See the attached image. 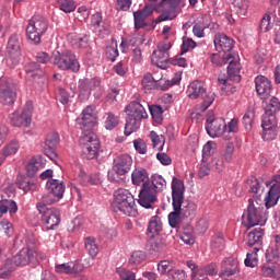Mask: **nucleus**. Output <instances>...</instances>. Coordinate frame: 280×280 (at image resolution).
Listing matches in <instances>:
<instances>
[{
    "label": "nucleus",
    "instance_id": "nucleus-49",
    "mask_svg": "<svg viewBox=\"0 0 280 280\" xmlns=\"http://www.w3.org/2000/svg\"><path fill=\"white\" fill-rule=\"evenodd\" d=\"M161 80L158 81V91H167L171 86H175V84H180V79H172L164 81L163 83V75H160Z\"/></svg>",
    "mask_w": 280,
    "mask_h": 280
},
{
    "label": "nucleus",
    "instance_id": "nucleus-55",
    "mask_svg": "<svg viewBox=\"0 0 280 280\" xmlns=\"http://www.w3.org/2000/svg\"><path fill=\"white\" fill-rule=\"evenodd\" d=\"M174 270V265L170 260H161L158 264V271L160 275H167Z\"/></svg>",
    "mask_w": 280,
    "mask_h": 280
},
{
    "label": "nucleus",
    "instance_id": "nucleus-50",
    "mask_svg": "<svg viewBox=\"0 0 280 280\" xmlns=\"http://www.w3.org/2000/svg\"><path fill=\"white\" fill-rule=\"evenodd\" d=\"M257 253H259V250H256V249H253L252 252L247 253V256L244 261L247 268H255V266L259 264V259L257 258Z\"/></svg>",
    "mask_w": 280,
    "mask_h": 280
},
{
    "label": "nucleus",
    "instance_id": "nucleus-43",
    "mask_svg": "<svg viewBox=\"0 0 280 280\" xmlns=\"http://www.w3.org/2000/svg\"><path fill=\"white\" fill-rule=\"evenodd\" d=\"M149 110L151 113L153 121L155 124H163V107L161 105H149Z\"/></svg>",
    "mask_w": 280,
    "mask_h": 280
},
{
    "label": "nucleus",
    "instance_id": "nucleus-30",
    "mask_svg": "<svg viewBox=\"0 0 280 280\" xmlns=\"http://www.w3.org/2000/svg\"><path fill=\"white\" fill-rule=\"evenodd\" d=\"M167 187V182L162 175L154 174L151 176V184L149 182V189H152L151 196H156V194L163 191Z\"/></svg>",
    "mask_w": 280,
    "mask_h": 280
},
{
    "label": "nucleus",
    "instance_id": "nucleus-41",
    "mask_svg": "<svg viewBox=\"0 0 280 280\" xmlns=\"http://www.w3.org/2000/svg\"><path fill=\"white\" fill-rule=\"evenodd\" d=\"M105 56L110 62H116L119 58V48L117 47V42H112L110 45L105 48Z\"/></svg>",
    "mask_w": 280,
    "mask_h": 280
},
{
    "label": "nucleus",
    "instance_id": "nucleus-29",
    "mask_svg": "<svg viewBox=\"0 0 280 280\" xmlns=\"http://www.w3.org/2000/svg\"><path fill=\"white\" fill-rule=\"evenodd\" d=\"M33 176H19L16 179V185L19 189H22L24 194H27L28 191H36L38 188V185L36 184V180L32 178Z\"/></svg>",
    "mask_w": 280,
    "mask_h": 280
},
{
    "label": "nucleus",
    "instance_id": "nucleus-40",
    "mask_svg": "<svg viewBox=\"0 0 280 280\" xmlns=\"http://www.w3.org/2000/svg\"><path fill=\"white\" fill-rule=\"evenodd\" d=\"M25 71L31 78H43V68L38 62H30L25 66Z\"/></svg>",
    "mask_w": 280,
    "mask_h": 280
},
{
    "label": "nucleus",
    "instance_id": "nucleus-16",
    "mask_svg": "<svg viewBox=\"0 0 280 280\" xmlns=\"http://www.w3.org/2000/svg\"><path fill=\"white\" fill-rule=\"evenodd\" d=\"M59 143H60V136L58 135V132L52 131L46 136L43 150H44V154L48 156L50 161H56V159H58V153H56V148H58Z\"/></svg>",
    "mask_w": 280,
    "mask_h": 280
},
{
    "label": "nucleus",
    "instance_id": "nucleus-47",
    "mask_svg": "<svg viewBox=\"0 0 280 280\" xmlns=\"http://www.w3.org/2000/svg\"><path fill=\"white\" fill-rule=\"evenodd\" d=\"M145 15L143 13H140V11L133 12V23H135V30H143V27H148V23H145Z\"/></svg>",
    "mask_w": 280,
    "mask_h": 280
},
{
    "label": "nucleus",
    "instance_id": "nucleus-42",
    "mask_svg": "<svg viewBox=\"0 0 280 280\" xmlns=\"http://www.w3.org/2000/svg\"><path fill=\"white\" fill-rule=\"evenodd\" d=\"M280 110V101L278 97L272 96L265 107L266 115H277Z\"/></svg>",
    "mask_w": 280,
    "mask_h": 280
},
{
    "label": "nucleus",
    "instance_id": "nucleus-24",
    "mask_svg": "<svg viewBox=\"0 0 280 280\" xmlns=\"http://www.w3.org/2000/svg\"><path fill=\"white\" fill-rule=\"evenodd\" d=\"M256 93L260 97H270L272 93V82L265 75H258L255 78Z\"/></svg>",
    "mask_w": 280,
    "mask_h": 280
},
{
    "label": "nucleus",
    "instance_id": "nucleus-51",
    "mask_svg": "<svg viewBox=\"0 0 280 280\" xmlns=\"http://www.w3.org/2000/svg\"><path fill=\"white\" fill-rule=\"evenodd\" d=\"M238 124H240V120L237 118H233V119H231V121H229L226 124V130L224 132L225 141H229V139H231L229 137V135H231V132H237L240 130Z\"/></svg>",
    "mask_w": 280,
    "mask_h": 280
},
{
    "label": "nucleus",
    "instance_id": "nucleus-58",
    "mask_svg": "<svg viewBox=\"0 0 280 280\" xmlns=\"http://www.w3.org/2000/svg\"><path fill=\"white\" fill-rule=\"evenodd\" d=\"M133 148L139 154H145V152H148V144H145L143 139L133 140Z\"/></svg>",
    "mask_w": 280,
    "mask_h": 280
},
{
    "label": "nucleus",
    "instance_id": "nucleus-62",
    "mask_svg": "<svg viewBox=\"0 0 280 280\" xmlns=\"http://www.w3.org/2000/svg\"><path fill=\"white\" fill-rule=\"evenodd\" d=\"M199 270H201L206 277L207 275H209L210 277H215V275H218V265L211 262L210 265H207Z\"/></svg>",
    "mask_w": 280,
    "mask_h": 280
},
{
    "label": "nucleus",
    "instance_id": "nucleus-17",
    "mask_svg": "<svg viewBox=\"0 0 280 280\" xmlns=\"http://www.w3.org/2000/svg\"><path fill=\"white\" fill-rule=\"evenodd\" d=\"M132 167V158L129 154H120L114 159L113 170L117 176H126Z\"/></svg>",
    "mask_w": 280,
    "mask_h": 280
},
{
    "label": "nucleus",
    "instance_id": "nucleus-5",
    "mask_svg": "<svg viewBox=\"0 0 280 280\" xmlns=\"http://www.w3.org/2000/svg\"><path fill=\"white\" fill-rule=\"evenodd\" d=\"M110 209L114 213L120 211V213H124V215H128L129 218H137L139 214L135 197L129 190L122 188H118L114 192V201L112 202Z\"/></svg>",
    "mask_w": 280,
    "mask_h": 280
},
{
    "label": "nucleus",
    "instance_id": "nucleus-61",
    "mask_svg": "<svg viewBox=\"0 0 280 280\" xmlns=\"http://www.w3.org/2000/svg\"><path fill=\"white\" fill-rule=\"evenodd\" d=\"M145 261V253L141 250L133 252L129 258V264H141Z\"/></svg>",
    "mask_w": 280,
    "mask_h": 280
},
{
    "label": "nucleus",
    "instance_id": "nucleus-45",
    "mask_svg": "<svg viewBox=\"0 0 280 280\" xmlns=\"http://www.w3.org/2000/svg\"><path fill=\"white\" fill-rule=\"evenodd\" d=\"M59 9L66 14H71V12H75V1L73 0H57Z\"/></svg>",
    "mask_w": 280,
    "mask_h": 280
},
{
    "label": "nucleus",
    "instance_id": "nucleus-31",
    "mask_svg": "<svg viewBox=\"0 0 280 280\" xmlns=\"http://www.w3.org/2000/svg\"><path fill=\"white\" fill-rule=\"evenodd\" d=\"M159 80L160 77H153L151 73H147L143 75L141 84L144 91H159Z\"/></svg>",
    "mask_w": 280,
    "mask_h": 280
},
{
    "label": "nucleus",
    "instance_id": "nucleus-26",
    "mask_svg": "<svg viewBox=\"0 0 280 280\" xmlns=\"http://www.w3.org/2000/svg\"><path fill=\"white\" fill-rule=\"evenodd\" d=\"M166 246L167 243L165 242V238L160 234H151L147 243L149 253H161L165 250Z\"/></svg>",
    "mask_w": 280,
    "mask_h": 280
},
{
    "label": "nucleus",
    "instance_id": "nucleus-8",
    "mask_svg": "<svg viewBox=\"0 0 280 280\" xmlns=\"http://www.w3.org/2000/svg\"><path fill=\"white\" fill-rule=\"evenodd\" d=\"M50 62L57 67V69H60V71H72L73 73L80 71V62L78 61L75 54L71 50L54 52Z\"/></svg>",
    "mask_w": 280,
    "mask_h": 280
},
{
    "label": "nucleus",
    "instance_id": "nucleus-7",
    "mask_svg": "<svg viewBox=\"0 0 280 280\" xmlns=\"http://www.w3.org/2000/svg\"><path fill=\"white\" fill-rule=\"evenodd\" d=\"M268 218L264 213V207H261V198H250L248 200L247 212L243 214L242 224L246 229H253V226H264Z\"/></svg>",
    "mask_w": 280,
    "mask_h": 280
},
{
    "label": "nucleus",
    "instance_id": "nucleus-33",
    "mask_svg": "<svg viewBox=\"0 0 280 280\" xmlns=\"http://www.w3.org/2000/svg\"><path fill=\"white\" fill-rule=\"evenodd\" d=\"M43 167H45V159L40 155L34 156L27 165L28 176H35L36 172H38V170H43Z\"/></svg>",
    "mask_w": 280,
    "mask_h": 280
},
{
    "label": "nucleus",
    "instance_id": "nucleus-11",
    "mask_svg": "<svg viewBox=\"0 0 280 280\" xmlns=\"http://www.w3.org/2000/svg\"><path fill=\"white\" fill-rule=\"evenodd\" d=\"M7 65L16 67L21 58V37L13 34L10 36L7 45Z\"/></svg>",
    "mask_w": 280,
    "mask_h": 280
},
{
    "label": "nucleus",
    "instance_id": "nucleus-64",
    "mask_svg": "<svg viewBox=\"0 0 280 280\" xmlns=\"http://www.w3.org/2000/svg\"><path fill=\"white\" fill-rule=\"evenodd\" d=\"M185 279H187V275L183 269H177L170 273V280H185Z\"/></svg>",
    "mask_w": 280,
    "mask_h": 280
},
{
    "label": "nucleus",
    "instance_id": "nucleus-36",
    "mask_svg": "<svg viewBox=\"0 0 280 280\" xmlns=\"http://www.w3.org/2000/svg\"><path fill=\"white\" fill-rule=\"evenodd\" d=\"M161 231H163V222H161V218L159 215L152 217L147 229L148 235H159Z\"/></svg>",
    "mask_w": 280,
    "mask_h": 280
},
{
    "label": "nucleus",
    "instance_id": "nucleus-21",
    "mask_svg": "<svg viewBox=\"0 0 280 280\" xmlns=\"http://www.w3.org/2000/svg\"><path fill=\"white\" fill-rule=\"evenodd\" d=\"M16 102V85L7 82L5 86L0 88V104L12 106Z\"/></svg>",
    "mask_w": 280,
    "mask_h": 280
},
{
    "label": "nucleus",
    "instance_id": "nucleus-38",
    "mask_svg": "<svg viewBox=\"0 0 280 280\" xmlns=\"http://www.w3.org/2000/svg\"><path fill=\"white\" fill-rule=\"evenodd\" d=\"M0 209L2 210V213H10V215H14L16 211H19V206L16 205V201L12 199H2L0 200Z\"/></svg>",
    "mask_w": 280,
    "mask_h": 280
},
{
    "label": "nucleus",
    "instance_id": "nucleus-56",
    "mask_svg": "<svg viewBox=\"0 0 280 280\" xmlns=\"http://www.w3.org/2000/svg\"><path fill=\"white\" fill-rule=\"evenodd\" d=\"M93 260L92 257H88L81 260H74V265L77 267V272L80 275V272H84L86 268H91V261Z\"/></svg>",
    "mask_w": 280,
    "mask_h": 280
},
{
    "label": "nucleus",
    "instance_id": "nucleus-3",
    "mask_svg": "<svg viewBox=\"0 0 280 280\" xmlns=\"http://www.w3.org/2000/svg\"><path fill=\"white\" fill-rule=\"evenodd\" d=\"M131 183L141 187L139 191L138 203L144 209H152V205L156 202V196H152L153 189H150V175L145 168H136L131 173Z\"/></svg>",
    "mask_w": 280,
    "mask_h": 280
},
{
    "label": "nucleus",
    "instance_id": "nucleus-4",
    "mask_svg": "<svg viewBox=\"0 0 280 280\" xmlns=\"http://www.w3.org/2000/svg\"><path fill=\"white\" fill-rule=\"evenodd\" d=\"M172 200L174 211L168 213V224L171 229H178L180 222L185 220L180 212L183 200H185V184L176 177L172 180Z\"/></svg>",
    "mask_w": 280,
    "mask_h": 280
},
{
    "label": "nucleus",
    "instance_id": "nucleus-13",
    "mask_svg": "<svg viewBox=\"0 0 280 280\" xmlns=\"http://www.w3.org/2000/svg\"><path fill=\"white\" fill-rule=\"evenodd\" d=\"M32 102H27L21 114L18 112L10 114L9 119L11 126H14L15 128L24 126V128H27L30 124H32Z\"/></svg>",
    "mask_w": 280,
    "mask_h": 280
},
{
    "label": "nucleus",
    "instance_id": "nucleus-9",
    "mask_svg": "<svg viewBox=\"0 0 280 280\" xmlns=\"http://www.w3.org/2000/svg\"><path fill=\"white\" fill-rule=\"evenodd\" d=\"M49 30V22L40 15L33 16L26 26V37L33 45H40V38Z\"/></svg>",
    "mask_w": 280,
    "mask_h": 280
},
{
    "label": "nucleus",
    "instance_id": "nucleus-48",
    "mask_svg": "<svg viewBox=\"0 0 280 280\" xmlns=\"http://www.w3.org/2000/svg\"><path fill=\"white\" fill-rule=\"evenodd\" d=\"M19 148H21V144H19V141L13 140L10 143H8L3 149H2V154L4 156H14L16 152H19Z\"/></svg>",
    "mask_w": 280,
    "mask_h": 280
},
{
    "label": "nucleus",
    "instance_id": "nucleus-60",
    "mask_svg": "<svg viewBox=\"0 0 280 280\" xmlns=\"http://www.w3.org/2000/svg\"><path fill=\"white\" fill-rule=\"evenodd\" d=\"M213 145L215 143L213 141H208L203 148H202V160L203 161H209V156L213 153Z\"/></svg>",
    "mask_w": 280,
    "mask_h": 280
},
{
    "label": "nucleus",
    "instance_id": "nucleus-53",
    "mask_svg": "<svg viewBox=\"0 0 280 280\" xmlns=\"http://www.w3.org/2000/svg\"><path fill=\"white\" fill-rule=\"evenodd\" d=\"M116 272L119 276L120 280H135V278L137 277V273L135 271L126 268H117Z\"/></svg>",
    "mask_w": 280,
    "mask_h": 280
},
{
    "label": "nucleus",
    "instance_id": "nucleus-63",
    "mask_svg": "<svg viewBox=\"0 0 280 280\" xmlns=\"http://www.w3.org/2000/svg\"><path fill=\"white\" fill-rule=\"evenodd\" d=\"M260 275L262 277H275V265H269V264L261 265Z\"/></svg>",
    "mask_w": 280,
    "mask_h": 280
},
{
    "label": "nucleus",
    "instance_id": "nucleus-1",
    "mask_svg": "<svg viewBox=\"0 0 280 280\" xmlns=\"http://www.w3.org/2000/svg\"><path fill=\"white\" fill-rule=\"evenodd\" d=\"M95 124H97V117H95V113H93V107L86 106L81 117L77 118V128L83 130L79 143L81 145L82 155L84 159H88V161L95 159L100 150V139H97V135L91 130L95 128Z\"/></svg>",
    "mask_w": 280,
    "mask_h": 280
},
{
    "label": "nucleus",
    "instance_id": "nucleus-15",
    "mask_svg": "<svg viewBox=\"0 0 280 280\" xmlns=\"http://www.w3.org/2000/svg\"><path fill=\"white\" fill-rule=\"evenodd\" d=\"M102 80L97 78L93 79H80L79 80V100L80 102H86L91 97V91L100 88Z\"/></svg>",
    "mask_w": 280,
    "mask_h": 280
},
{
    "label": "nucleus",
    "instance_id": "nucleus-18",
    "mask_svg": "<svg viewBox=\"0 0 280 280\" xmlns=\"http://www.w3.org/2000/svg\"><path fill=\"white\" fill-rule=\"evenodd\" d=\"M223 62L224 65H229L228 80L240 83L242 81V75H240V61H237L231 54H228L223 57Z\"/></svg>",
    "mask_w": 280,
    "mask_h": 280
},
{
    "label": "nucleus",
    "instance_id": "nucleus-6",
    "mask_svg": "<svg viewBox=\"0 0 280 280\" xmlns=\"http://www.w3.org/2000/svg\"><path fill=\"white\" fill-rule=\"evenodd\" d=\"M56 198H50L49 196H43L42 202L36 205L37 210L42 215V222L46 225V231H54L56 226L60 225L61 214L60 210L57 208H47V205H54Z\"/></svg>",
    "mask_w": 280,
    "mask_h": 280
},
{
    "label": "nucleus",
    "instance_id": "nucleus-46",
    "mask_svg": "<svg viewBox=\"0 0 280 280\" xmlns=\"http://www.w3.org/2000/svg\"><path fill=\"white\" fill-rule=\"evenodd\" d=\"M106 119L104 122V126L106 128V130H115V128H117V126H119V116H116L113 113H107L106 114Z\"/></svg>",
    "mask_w": 280,
    "mask_h": 280
},
{
    "label": "nucleus",
    "instance_id": "nucleus-59",
    "mask_svg": "<svg viewBox=\"0 0 280 280\" xmlns=\"http://www.w3.org/2000/svg\"><path fill=\"white\" fill-rule=\"evenodd\" d=\"M0 226H2L4 235H7V237H12V235H14V225H12V222L8 220H2L0 222Z\"/></svg>",
    "mask_w": 280,
    "mask_h": 280
},
{
    "label": "nucleus",
    "instance_id": "nucleus-12",
    "mask_svg": "<svg viewBox=\"0 0 280 280\" xmlns=\"http://www.w3.org/2000/svg\"><path fill=\"white\" fill-rule=\"evenodd\" d=\"M182 0H162L158 4V10H164L161 15H159L158 21L162 23L163 21H173L178 16L176 10L180 8Z\"/></svg>",
    "mask_w": 280,
    "mask_h": 280
},
{
    "label": "nucleus",
    "instance_id": "nucleus-37",
    "mask_svg": "<svg viewBox=\"0 0 280 280\" xmlns=\"http://www.w3.org/2000/svg\"><path fill=\"white\" fill-rule=\"evenodd\" d=\"M261 128L265 132L277 128V116L275 114H266L262 116Z\"/></svg>",
    "mask_w": 280,
    "mask_h": 280
},
{
    "label": "nucleus",
    "instance_id": "nucleus-25",
    "mask_svg": "<svg viewBox=\"0 0 280 280\" xmlns=\"http://www.w3.org/2000/svg\"><path fill=\"white\" fill-rule=\"evenodd\" d=\"M213 43L217 51H223L224 54H229V51L233 49V45L235 44L233 38L222 33L214 35Z\"/></svg>",
    "mask_w": 280,
    "mask_h": 280
},
{
    "label": "nucleus",
    "instance_id": "nucleus-14",
    "mask_svg": "<svg viewBox=\"0 0 280 280\" xmlns=\"http://www.w3.org/2000/svg\"><path fill=\"white\" fill-rule=\"evenodd\" d=\"M206 124V130L209 137H212V139L223 137L224 139V132H226V121L224 118H215L213 115H209Z\"/></svg>",
    "mask_w": 280,
    "mask_h": 280
},
{
    "label": "nucleus",
    "instance_id": "nucleus-39",
    "mask_svg": "<svg viewBox=\"0 0 280 280\" xmlns=\"http://www.w3.org/2000/svg\"><path fill=\"white\" fill-rule=\"evenodd\" d=\"M85 250L89 253L90 257L92 259H95L97 257V254L100 253V247H97V243L95 242V237H86L84 240Z\"/></svg>",
    "mask_w": 280,
    "mask_h": 280
},
{
    "label": "nucleus",
    "instance_id": "nucleus-54",
    "mask_svg": "<svg viewBox=\"0 0 280 280\" xmlns=\"http://www.w3.org/2000/svg\"><path fill=\"white\" fill-rule=\"evenodd\" d=\"M210 246L214 250V253H220V250H224V246H225L224 236L219 235L214 237Z\"/></svg>",
    "mask_w": 280,
    "mask_h": 280
},
{
    "label": "nucleus",
    "instance_id": "nucleus-20",
    "mask_svg": "<svg viewBox=\"0 0 280 280\" xmlns=\"http://www.w3.org/2000/svg\"><path fill=\"white\" fill-rule=\"evenodd\" d=\"M273 180L277 184H273L269 191L267 192V196L265 197V207L267 209H271V207L277 206L280 198V175L273 176Z\"/></svg>",
    "mask_w": 280,
    "mask_h": 280
},
{
    "label": "nucleus",
    "instance_id": "nucleus-35",
    "mask_svg": "<svg viewBox=\"0 0 280 280\" xmlns=\"http://www.w3.org/2000/svg\"><path fill=\"white\" fill-rule=\"evenodd\" d=\"M55 272H58V275H78L75 261H69V262L56 265Z\"/></svg>",
    "mask_w": 280,
    "mask_h": 280
},
{
    "label": "nucleus",
    "instance_id": "nucleus-34",
    "mask_svg": "<svg viewBox=\"0 0 280 280\" xmlns=\"http://www.w3.org/2000/svg\"><path fill=\"white\" fill-rule=\"evenodd\" d=\"M140 126H141V120H139V118H135V116H130L129 114H127L126 124H125L126 137H130L132 132H137Z\"/></svg>",
    "mask_w": 280,
    "mask_h": 280
},
{
    "label": "nucleus",
    "instance_id": "nucleus-23",
    "mask_svg": "<svg viewBox=\"0 0 280 280\" xmlns=\"http://www.w3.org/2000/svg\"><path fill=\"white\" fill-rule=\"evenodd\" d=\"M265 230L261 228H255L247 234L246 244L254 250H261V244H264Z\"/></svg>",
    "mask_w": 280,
    "mask_h": 280
},
{
    "label": "nucleus",
    "instance_id": "nucleus-22",
    "mask_svg": "<svg viewBox=\"0 0 280 280\" xmlns=\"http://www.w3.org/2000/svg\"><path fill=\"white\" fill-rule=\"evenodd\" d=\"M46 189L48 191V195L44 196H49V198H57L55 199L57 202V200L62 199V197L65 196V182H60L59 179H49L46 183Z\"/></svg>",
    "mask_w": 280,
    "mask_h": 280
},
{
    "label": "nucleus",
    "instance_id": "nucleus-10",
    "mask_svg": "<svg viewBox=\"0 0 280 280\" xmlns=\"http://www.w3.org/2000/svg\"><path fill=\"white\" fill-rule=\"evenodd\" d=\"M187 93L190 100H198V97H201L203 101L201 104L202 112L207 110L215 100V94L213 92H207L205 83L200 81L191 82L188 86Z\"/></svg>",
    "mask_w": 280,
    "mask_h": 280
},
{
    "label": "nucleus",
    "instance_id": "nucleus-19",
    "mask_svg": "<svg viewBox=\"0 0 280 280\" xmlns=\"http://www.w3.org/2000/svg\"><path fill=\"white\" fill-rule=\"evenodd\" d=\"M240 275V261L237 258L228 257L221 262V271L219 277L224 279V277H235Z\"/></svg>",
    "mask_w": 280,
    "mask_h": 280
},
{
    "label": "nucleus",
    "instance_id": "nucleus-57",
    "mask_svg": "<svg viewBox=\"0 0 280 280\" xmlns=\"http://www.w3.org/2000/svg\"><path fill=\"white\" fill-rule=\"evenodd\" d=\"M190 49H196V43L189 37H183L180 55L187 54Z\"/></svg>",
    "mask_w": 280,
    "mask_h": 280
},
{
    "label": "nucleus",
    "instance_id": "nucleus-28",
    "mask_svg": "<svg viewBox=\"0 0 280 280\" xmlns=\"http://www.w3.org/2000/svg\"><path fill=\"white\" fill-rule=\"evenodd\" d=\"M151 62L159 69H167L170 67V52L154 50L151 56Z\"/></svg>",
    "mask_w": 280,
    "mask_h": 280
},
{
    "label": "nucleus",
    "instance_id": "nucleus-32",
    "mask_svg": "<svg viewBox=\"0 0 280 280\" xmlns=\"http://www.w3.org/2000/svg\"><path fill=\"white\" fill-rule=\"evenodd\" d=\"M198 211V206L191 200H182L180 213L184 218H194Z\"/></svg>",
    "mask_w": 280,
    "mask_h": 280
},
{
    "label": "nucleus",
    "instance_id": "nucleus-27",
    "mask_svg": "<svg viewBox=\"0 0 280 280\" xmlns=\"http://www.w3.org/2000/svg\"><path fill=\"white\" fill-rule=\"evenodd\" d=\"M126 112L128 113L127 115L135 117L136 119H145L148 118V113H145V107L141 105L139 102H131L127 107Z\"/></svg>",
    "mask_w": 280,
    "mask_h": 280
},
{
    "label": "nucleus",
    "instance_id": "nucleus-52",
    "mask_svg": "<svg viewBox=\"0 0 280 280\" xmlns=\"http://www.w3.org/2000/svg\"><path fill=\"white\" fill-rule=\"evenodd\" d=\"M271 14H273V13L268 11L262 16V19L260 21V26H259L261 32H269V30H272V23H270V21L272 19Z\"/></svg>",
    "mask_w": 280,
    "mask_h": 280
},
{
    "label": "nucleus",
    "instance_id": "nucleus-2",
    "mask_svg": "<svg viewBox=\"0 0 280 280\" xmlns=\"http://www.w3.org/2000/svg\"><path fill=\"white\" fill-rule=\"evenodd\" d=\"M39 264L36 249L24 247L15 256L5 260L0 269V279H9V277L12 276V272L19 267L31 266V268H36Z\"/></svg>",
    "mask_w": 280,
    "mask_h": 280
},
{
    "label": "nucleus",
    "instance_id": "nucleus-44",
    "mask_svg": "<svg viewBox=\"0 0 280 280\" xmlns=\"http://www.w3.org/2000/svg\"><path fill=\"white\" fill-rule=\"evenodd\" d=\"M248 183H250L252 194H255L253 198H261V195L264 194L261 182H259V179H257L256 177H252L250 179H248Z\"/></svg>",
    "mask_w": 280,
    "mask_h": 280
}]
</instances>
